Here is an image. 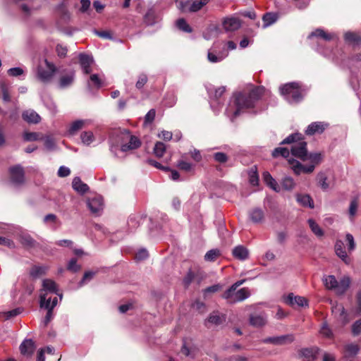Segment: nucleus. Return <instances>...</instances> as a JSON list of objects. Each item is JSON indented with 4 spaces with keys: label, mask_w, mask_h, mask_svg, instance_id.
I'll return each instance as SVG.
<instances>
[{
    "label": "nucleus",
    "mask_w": 361,
    "mask_h": 361,
    "mask_svg": "<svg viewBox=\"0 0 361 361\" xmlns=\"http://www.w3.org/2000/svg\"><path fill=\"white\" fill-rule=\"evenodd\" d=\"M294 340V334H290L279 336L268 337L264 340V342L266 343H271L274 345H286L293 343Z\"/></svg>",
    "instance_id": "nucleus-10"
},
{
    "label": "nucleus",
    "mask_w": 361,
    "mask_h": 361,
    "mask_svg": "<svg viewBox=\"0 0 361 361\" xmlns=\"http://www.w3.org/2000/svg\"><path fill=\"white\" fill-rule=\"evenodd\" d=\"M280 144H293L290 149L293 156L303 161H307V156L308 154L307 148V144L304 141V137L301 133H293L286 137Z\"/></svg>",
    "instance_id": "nucleus-2"
},
{
    "label": "nucleus",
    "mask_w": 361,
    "mask_h": 361,
    "mask_svg": "<svg viewBox=\"0 0 361 361\" xmlns=\"http://www.w3.org/2000/svg\"><path fill=\"white\" fill-rule=\"evenodd\" d=\"M327 126L328 124L324 122H313L308 126L305 133L307 135H313L315 133H322Z\"/></svg>",
    "instance_id": "nucleus-16"
},
{
    "label": "nucleus",
    "mask_w": 361,
    "mask_h": 361,
    "mask_svg": "<svg viewBox=\"0 0 361 361\" xmlns=\"http://www.w3.org/2000/svg\"><path fill=\"white\" fill-rule=\"evenodd\" d=\"M271 155L274 158L279 157V156L288 158L290 155V151L287 147H276L273 150Z\"/></svg>",
    "instance_id": "nucleus-38"
},
{
    "label": "nucleus",
    "mask_w": 361,
    "mask_h": 361,
    "mask_svg": "<svg viewBox=\"0 0 361 361\" xmlns=\"http://www.w3.org/2000/svg\"><path fill=\"white\" fill-rule=\"evenodd\" d=\"M334 247L336 255L340 257L344 262L348 264L349 257H348L347 252L344 248V244L343 241L341 240H337Z\"/></svg>",
    "instance_id": "nucleus-21"
},
{
    "label": "nucleus",
    "mask_w": 361,
    "mask_h": 361,
    "mask_svg": "<svg viewBox=\"0 0 361 361\" xmlns=\"http://www.w3.org/2000/svg\"><path fill=\"white\" fill-rule=\"evenodd\" d=\"M226 321V316L224 314H220L218 312H213L211 313L207 318V322L215 325L221 324Z\"/></svg>",
    "instance_id": "nucleus-27"
},
{
    "label": "nucleus",
    "mask_w": 361,
    "mask_h": 361,
    "mask_svg": "<svg viewBox=\"0 0 361 361\" xmlns=\"http://www.w3.org/2000/svg\"><path fill=\"white\" fill-rule=\"evenodd\" d=\"M263 179L268 186H269L274 190L278 191V184L275 179L273 178L271 175L268 171L263 173Z\"/></svg>",
    "instance_id": "nucleus-31"
},
{
    "label": "nucleus",
    "mask_w": 361,
    "mask_h": 361,
    "mask_svg": "<svg viewBox=\"0 0 361 361\" xmlns=\"http://www.w3.org/2000/svg\"><path fill=\"white\" fill-rule=\"evenodd\" d=\"M214 159L216 161L224 164L228 161V157L227 154L224 152H216L214 154Z\"/></svg>",
    "instance_id": "nucleus-53"
},
{
    "label": "nucleus",
    "mask_w": 361,
    "mask_h": 361,
    "mask_svg": "<svg viewBox=\"0 0 361 361\" xmlns=\"http://www.w3.org/2000/svg\"><path fill=\"white\" fill-rule=\"evenodd\" d=\"M80 138L83 144L90 145L94 140V136L91 131H84L80 135Z\"/></svg>",
    "instance_id": "nucleus-41"
},
{
    "label": "nucleus",
    "mask_w": 361,
    "mask_h": 361,
    "mask_svg": "<svg viewBox=\"0 0 361 361\" xmlns=\"http://www.w3.org/2000/svg\"><path fill=\"white\" fill-rule=\"evenodd\" d=\"M278 19V15L274 13H266L264 14L262 17V20L264 22V27H267L270 26L273 23H274Z\"/></svg>",
    "instance_id": "nucleus-30"
},
{
    "label": "nucleus",
    "mask_w": 361,
    "mask_h": 361,
    "mask_svg": "<svg viewBox=\"0 0 361 361\" xmlns=\"http://www.w3.org/2000/svg\"><path fill=\"white\" fill-rule=\"evenodd\" d=\"M209 0H199L190 3L188 8L189 12H196L200 11L204 6H205Z\"/></svg>",
    "instance_id": "nucleus-37"
},
{
    "label": "nucleus",
    "mask_w": 361,
    "mask_h": 361,
    "mask_svg": "<svg viewBox=\"0 0 361 361\" xmlns=\"http://www.w3.org/2000/svg\"><path fill=\"white\" fill-rule=\"evenodd\" d=\"M67 269L74 273L78 271L80 269V266L77 264V259L72 258L68 264Z\"/></svg>",
    "instance_id": "nucleus-52"
},
{
    "label": "nucleus",
    "mask_w": 361,
    "mask_h": 361,
    "mask_svg": "<svg viewBox=\"0 0 361 361\" xmlns=\"http://www.w3.org/2000/svg\"><path fill=\"white\" fill-rule=\"evenodd\" d=\"M178 28L188 33L192 32V30L184 18H180L176 21Z\"/></svg>",
    "instance_id": "nucleus-47"
},
{
    "label": "nucleus",
    "mask_w": 361,
    "mask_h": 361,
    "mask_svg": "<svg viewBox=\"0 0 361 361\" xmlns=\"http://www.w3.org/2000/svg\"><path fill=\"white\" fill-rule=\"evenodd\" d=\"M96 274H97L96 271H85L83 275L82 279H81V281L79 283V286L81 287L83 285H85L87 281H90V280H92L93 279V277L96 275Z\"/></svg>",
    "instance_id": "nucleus-51"
},
{
    "label": "nucleus",
    "mask_w": 361,
    "mask_h": 361,
    "mask_svg": "<svg viewBox=\"0 0 361 361\" xmlns=\"http://www.w3.org/2000/svg\"><path fill=\"white\" fill-rule=\"evenodd\" d=\"M177 167L184 171H190L192 169V164L185 161H179L177 164Z\"/></svg>",
    "instance_id": "nucleus-61"
},
{
    "label": "nucleus",
    "mask_w": 361,
    "mask_h": 361,
    "mask_svg": "<svg viewBox=\"0 0 361 361\" xmlns=\"http://www.w3.org/2000/svg\"><path fill=\"white\" fill-rule=\"evenodd\" d=\"M322 160V155L321 153H308L307 156V161H310V164H319Z\"/></svg>",
    "instance_id": "nucleus-44"
},
{
    "label": "nucleus",
    "mask_w": 361,
    "mask_h": 361,
    "mask_svg": "<svg viewBox=\"0 0 361 361\" xmlns=\"http://www.w3.org/2000/svg\"><path fill=\"white\" fill-rule=\"evenodd\" d=\"M123 141H128L126 143H123L121 146V150L122 152H127L128 150L135 149L140 147L141 141L140 139L130 135L129 133L123 134L122 136Z\"/></svg>",
    "instance_id": "nucleus-8"
},
{
    "label": "nucleus",
    "mask_w": 361,
    "mask_h": 361,
    "mask_svg": "<svg viewBox=\"0 0 361 361\" xmlns=\"http://www.w3.org/2000/svg\"><path fill=\"white\" fill-rule=\"evenodd\" d=\"M249 217L255 224L262 223L264 219V211L260 208H254L250 211Z\"/></svg>",
    "instance_id": "nucleus-23"
},
{
    "label": "nucleus",
    "mask_w": 361,
    "mask_h": 361,
    "mask_svg": "<svg viewBox=\"0 0 361 361\" xmlns=\"http://www.w3.org/2000/svg\"><path fill=\"white\" fill-rule=\"evenodd\" d=\"M197 274L195 272L189 270L183 279V283L184 287L185 288H188L191 283L197 279Z\"/></svg>",
    "instance_id": "nucleus-35"
},
{
    "label": "nucleus",
    "mask_w": 361,
    "mask_h": 361,
    "mask_svg": "<svg viewBox=\"0 0 361 361\" xmlns=\"http://www.w3.org/2000/svg\"><path fill=\"white\" fill-rule=\"evenodd\" d=\"M250 324L254 327L264 326L267 323V318L262 314H251L249 318Z\"/></svg>",
    "instance_id": "nucleus-24"
},
{
    "label": "nucleus",
    "mask_w": 361,
    "mask_h": 361,
    "mask_svg": "<svg viewBox=\"0 0 361 361\" xmlns=\"http://www.w3.org/2000/svg\"><path fill=\"white\" fill-rule=\"evenodd\" d=\"M281 94L289 103H299L303 100L306 90L300 82H292L281 85L279 88Z\"/></svg>",
    "instance_id": "nucleus-3"
},
{
    "label": "nucleus",
    "mask_w": 361,
    "mask_h": 361,
    "mask_svg": "<svg viewBox=\"0 0 361 361\" xmlns=\"http://www.w3.org/2000/svg\"><path fill=\"white\" fill-rule=\"evenodd\" d=\"M149 257V253L146 249H141L135 254V259L142 261L146 259Z\"/></svg>",
    "instance_id": "nucleus-60"
},
{
    "label": "nucleus",
    "mask_w": 361,
    "mask_h": 361,
    "mask_svg": "<svg viewBox=\"0 0 361 361\" xmlns=\"http://www.w3.org/2000/svg\"><path fill=\"white\" fill-rule=\"evenodd\" d=\"M176 4L178 8L182 11V12H187L188 11V8L190 6V1H183V0H176Z\"/></svg>",
    "instance_id": "nucleus-54"
},
{
    "label": "nucleus",
    "mask_w": 361,
    "mask_h": 361,
    "mask_svg": "<svg viewBox=\"0 0 361 361\" xmlns=\"http://www.w3.org/2000/svg\"><path fill=\"white\" fill-rule=\"evenodd\" d=\"M144 22L147 25H152L156 23V14L154 10L147 11L144 16Z\"/></svg>",
    "instance_id": "nucleus-39"
},
{
    "label": "nucleus",
    "mask_w": 361,
    "mask_h": 361,
    "mask_svg": "<svg viewBox=\"0 0 361 361\" xmlns=\"http://www.w3.org/2000/svg\"><path fill=\"white\" fill-rule=\"evenodd\" d=\"M249 180L250 184L254 186L258 185L259 184V176L257 173V169L256 166H253L250 168L249 171Z\"/></svg>",
    "instance_id": "nucleus-34"
},
{
    "label": "nucleus",
    "mask_w": 361,
    "mask_h": 361,
    "mask_svg": "<svg viewBox=\"0 0 361 361\" xmlns=\"http://www.w3.org/2000/svg\"><path fill=\"white\" fill-rule=\"evenodd\" d=\"M359 348L355 344H348L345 346V357H353L357 354Z\"/></svg>",
    "instance_id": "nucleus-45"
},
{
    "label": "nucleus",
    "mask_w": 361,
    "mask_h": 361,
    "mask_svg": "<svg viewBox=\"0 0 361 361\" xmlns=\"http://www.w3.org/2000/svg\"><path fill=\"white\" fill-rule=\"evenodd\" d=\"M87 206L92 213L99 214L103 209V198L100 195H96L92 198H89L87 201Z\"/></svg>",
    "instance_id": "nucleus-13"
},
{
    "label": "nucleus",
    "mask_w": 361,
    "mask_h": 361,
    "mask_svg": "<svg viewBox=\"0 0 361 361\" xmlns=\"http://www.w3.org/2000/svg\"><path fill=\"white\" fill-rule=\"evenodd\" d=\"M320 349L317 346L302 348L298 351L300 357L305 361H314Z\"/></svg>",
    "instance_id": "nucleus-12"
},
{
    "label": "nucleus",
    "mask_w": 361,
    "mask_h": 361,
    "mask_svg": "<svg viewBox=\"0 0 361 361\" xmlns=\"http://www.w3.org/2000/svg\"><path fill=\"white\" fill-rule=\"evenodd\" d=\"M317 180L319 186L321 187L322 190H325L329 188V185L326 182L327 176L324 173H319L317 176Z\"/></svg>",
    "instance_id": "nucleus-43"
},
{
    "label": "nucleus",
    "mask_w": 361,
    "mask_h": 361,
    "mask_svg": "<svg viewBox=\"0 0 361 361\" xmlns=\"http://www.w3.org/2000/svg\"><path fill=\"white\" fill-rule=\"evenodd\" d=\"M250 295V290L247 288H243L239 290H232L228 288L222 294V298L227 300L230 304L242 302L249 298Z\"/></svg>",
    "instance_id": "nucleus-5"
},
{
    "label": "nucleus",
    "mask_w": 361,
    "mask_h": 361,
    "mask_svg": "<svg viewBox=\"0 0 361 361\" xmlns=\"http://www.w3.org/2000/svg\"><path fill=\"white\" fill-rule=\"evenodd\" d=\"M224 58V56H223V55L217 56L211 51H209L207 54V59L212 63L219 62V61H222Z\"/></svg>",
    "instance_id": "nucleus-62"
},
{
    "label": "nucleus",
    "mask_w": 361,
    "mask_h": 361,
    "mask_svg": "<svg viewBox=\"0 0 361 361\" xmlns=\"http://www.w3.org/2000/svg\"><path fill=\"white\" fill-rule=\"evenodd\" d=\"M286 303L293 307L295 305L298 307L308 306V301L305 298L298 295L295 296L292 293L286 297Z\"/></svg>",
    "instance_id": "nucleus-15"
},
{
    "label": "nucleus",
    "mask_w": 361,
    "mask_h": 361,
    "mask_svg": "<svg viewBox=\"0 0 361 361\" xmlns=\"http://www.w3.org/2000/svg\"><path fill=\"white\" fill-rule=\"evenodd\" d=\"M308 225L312 231V232L317 237H322L324 235V232L323 229L319 226V224L312 219H309L307 220Z\"/></svg>",
    "instance_id": "nucleus-28"
},
{
    "label": "nucleus",
    "mask_w": 361,
    "mask_h": 361,
    "mask_svg": "<svg viewBox=\"0 0 361 361\" xmlns=\"http://www.w3.org/2000/svg\"><path fill=\"white\" fill-rule=\"evenodd\" d=\"M296 200L302 206L313 209L314 207V201L310 195L307 194H298Z\"/></svg>",
    "instance_id": "nucleus-26"
},
{
    "label": "nucleus",
    "mask_w": 361,
    "mask_h": 361,
    "mask_svg": "<svg viewBox=\"0 0 361 361\" xmlns=\"http://www.w3.org/2000/svg\"><path fill=\"white\" fill-rule=\"evenodd\" d=\"M42 287L44 290H47L52 293H57V285L55 281L51 279H44L42 281Z\"/></svg>",
    "instance_id": "nucleus-29"
},
{
    "label": "nucleus",
    "mask_w": 361,
    "mask_h": 361,
    "mask_svg": "<svg viewBox=\"0 0 361 361\" xmlns=\"http://www.w3.org/2000/svg\"><path fill=\"white\" fill-rule=\"evenodd\" d=\"M352 333L354 336H357L361 333V319L357 320L353 324Z\"/></svg>",
    "instance_id": "nucleus-63"
},
{
    "label": "nucleus",
    "mask_w": 361,
    "mask_h": 361,
    "mask_svg": "<svg viewBox=\"0 0 361 361\" xmlns=\"http://www.w3.org/2000/svg\"><path fill=\"white\" fill-rule=\"evenodd\" d=\"M147 80H148V78H147V76L146 74H145V73L140 74L138 77V80L135 85L136 87L139 90L142 88L143 86L147 83Z\"/></svg>",
    "instance_id": "nucleus-57"
},
{
    "label": "nucleus",
    "mask_w": 361,
    "mask_h": 361,
    "mask_svg": "<svg viewBox=\"0 0 361 361\" xmlns=\"http://www.w3.org/2000/svg\"><path fill=\"white\" fill-rule=\"evenodd\" d=\"M51 298L47 299L46 295H40V307H44L47 310H49V308H51Z\"/></svg>",
    "instance_id": "nucleus-56"
},
{
    "label": "nucleus",
    "mask_w": 361,
    "mask_h": 361,
    "mask_svg": "<svg viewBox=\"0 0 361 361\" xmlns=\"http://www.w3.org/2000/svg\"><path fill=\"white\" fill-rule=\"evenodd\" d=\"M332 312L336 314H338L340 319H342L344 323L348 322L347 314L343 305L337 304L336 306L333 307Z\"/></svg>",
    "instance_id": "nucleus-32"
},
{
    "label": "nucleus",
    "mask_w": 361,
    "mask_h": 361,
    "mask_svg": "<svg viewBox=\"0 0 361 361\" xmlns=\"http://www.w3.org/2000/svg\"><path fill=\"white\" fill-rule=\"evenodd\" d=\"M346 42L354 44H359L361 42V37L355 32H348L344 35Z\"/></svg>",
    "instance_id": "nucleus-36"
},
{
    "label": "nucleus",
    "mask_w": 361,
    "mask_h": 361,
    "mask_svg": "<svg viewBox=\"0 0 361 361\" xmlns=\"http://www.w3.org/2000/svg\"><path fill=\"white\" fill-rule=\"evenodd\" d=\"M264 93V87L262 86H255L250 90L234 93L233 99L235 109L233 117H238L245 110L255 108L256 103L262 98Z\"/></svg>",
    "instance_id": "nucleus-1"
},
{
    "label": "nucleus",
    "mask_w": 361,
    "mask_h": 361,
    "mask_svg": "<svg viewBox=\"0 0 361 361\" xmlns=\"http://www.w3.org/2000/svg\"><path fill=\"white\" fill-rule=\"evenodd\" d=\"M84 126V121L82 120H78L72 123L68 130L70 135L75 134L79 130L82 129Z\"/></svg>",
    "instance_id": "nucleus-48"
},
{
    "label": "nucleus",
    "mask_w": 361,
    "mask_h": 361,
    "mask_svg": "<svg viewBox=\"0 0 361 361\" xmlns=\"http://www.w3.org/2000/svg\"><path fill=\"white\" fill-rule=\"evenodd\" d=\"M96 35L105 39H113L112 32L109 30H95Z\"/></svg>",
    "instance_id": "nucleus-55"
},
{
    "label": "nucleus",
    "mask_w": 361,
    "mask_h": 361,
    "mask_svg": "<svg viewBox=\"0 0 361 361\" xmlns=\"http://www.w3.org/2000/svg\"><path fill=\"white\" fill-rule=\"evenodd\" d=\"M11 182L17 186L25 183V171L20 165L11 166L8 169Z\"/></svg>",
    "instance_id": "nucleus-7"
},
{
    "label": "nucleus",
    "mask_w": 361,
    "mask_h": 361,
    "mask_svg": "<svg viewBox=\"0 0 361 361\" xmlns=\"http://www.w3.org/2000/svg\"><path fill=\"white\" fill-rule=\"evenodd\" d=\"M35 350V345L32 339L25 340L20 345L21 354L26 356H31Z\"/></svg>",
    "instance_id": "nucleus-18"
},
{
    "label": "nucleus",
    "mask_w": 361,
    "mask_h": 361,
    "mask_svg": "<svg viewBox=\"0 0 361 361\" xmlns=\"http://www.w3.org/2000/svg\"><path fill=\"white\" fill-rule=\"evenodd\" d=\"M48 269L49 267L47 266L33 265L30 269L29 274L31 278L36 279L46 275Z\"/></svg>",
    "instance_id": "nucleus-19"
},
{
    "label": "nucleus",
    "mask_w": 361,
    "mask_h": 361,
    "mask_svg": "<svg viewBox=\"0 0 361 361\" xmlns=\"http://www.w3.org/2000/svg\"><path fill=\"white\" fill-rule=\"evenodd\" d=\"M80 65L85 74H90L92 72L91 65L93 62L92 58L85 53H80L78 56Z\"/></svg>",
    "instance_id": "nucleus-14"
},
{
    "label": "nucleus",
    "mask_w": 361,
    "mask_h": 361,
    "mask_svg": "<svg viewBox=\"0 0 361 361\" xmlns=\"http://www.w3.org/2000/svg\"><path fill=\"white\" fill-rule=\"evenodd\" d=\"M20 243L27 247H35L37 242L29 235H24L20 237Z\"/></svg>",
    "instance_id": "nucleus-40"
},
{
    "label": "nucleus",
    "mask_w": 361,
    "mask_h": 361,
    "mask_svg": "<svg viewBox=\"0 0 361 361\" xmlns=\"http://www.w3.org/2000/svg\"><path fill=\"white\" fill-rule=\"evenodd\" d=\"M166 152V145L161 142H157L154 147V153L156 157H162Z\"/></svg>",
    "instance_id": "nucleus-46"
},
{
    "label": "nucleus",
    "mask_w": 361,
    "mask_h": 361,
    "mask_svg": "<svg viewBox=\"0 0 361 361\" xmlns=\"http://www.w3.org/2000/svg\"><path fill=\"white\" fill-rule=\"evenodd\" d=\"M56 51L59 57L65 58L68 52V49L65 46L57 44L56 47Z\"/></svg>",
    "instance_id": "nucleus-59"
},
{
    "label": "nucleus",
    "mask_w": 361,
    "mask_h": 361,
    "mask_svg": "<svg viewBox=\"0 0 361 361\" xmlns=\"http://www.w3.org/2000/svg\"><path fill=\"white\" fill-rule=\"evenodd\" d=\"M282 188L286 190H291L294 188L295 183L290 177H285L281 182Z\"/></svg>",
    "instance_id": "nucleus-49"
},
{
    "label": "nucleus",
    "mask_w": 361,
    "mask_h": 361,
    "mask_svg": "<svg viewBox=\"0 0 361 361\" xmlns=\"http://www.w3.org/2000/svg\"><path fill=\"white\" fill-rule=\"evenodd\" d=\"M59 80V85L61 88H66L71 86L75 78V71L73 69L63 70Z\"/></svg>",
    "instance_id": "nucleus-11"
},
{
    "label": "nucleus",
    "mask_w": 361,
    "mask_h": 361,
    "mask_svg": "<svg viewBox=\"0 0 361 361\" xmlns=\"http://www.w3.org/2000/svg\"><path fill=\"white\" fill-rule=\"evenodd\" d=\"M73 188L80 194H85L89 190V186L84 183L79 177H75L72 182Z\"/></svg>",
    "instance_id": "nucleus-25"
},
{
    "label": "nucleus",
    "mask_w": 361,
    "mask_h": 361,
    "mask_svg": "<svg viewBox=\"0 0 361 361\" xmlns=\"http://www.w3.org/2000/svg\"><path fill=\"white\" fill-rule=\"evenodd\" d=\"M324 284L326 289L334 290L336 295H343L349 288L350 279L348 276H343L339 281L333 275H329L323 279Z\"/></svg>",
    "instance_id": "nucleus-4"
},
{
    "label": "nucleus",
    "mask_w": 361,
    "mask_h": 361,
    "mask_svg": "<svg viewBox=\"0 0 361 361\" xmlns=\"http://www.w3.org/2000/svg\"><path fill=\"white\" fill-rule=\"evenodd\" d=\"M44 63L47 69H44L42 66L37 67V77L43 82H49L54 74L56 71V68L54 63L49 62L47 59H44Z\"/></svg>",
    "instance_id": "nucleus-6"
},
{
    "label": "nucleus",
    "mask_w": 361,
    "mask_h": 361,
    "mask_svg": "<svg viewBox=\"0 0 361 361\" xmlns=\"http://www.w3.org/2000/svg\"><path fill=\"white\" fill-rule=\"evenodd\" d=\"M288 161L291 166V169L296 175H300L301 173H310L313 172V171L314 170V164L305 166L302 164L300 161L292 158L289 159Z\"/></svg>",
    "instance_id": "nucleus-9"
},
{
    "label": "nucleus",
    "mask_w": 361,
    "mask_h": 361,
    "mask_svg": "<svg viewBox=\"0 0 361 361\" xmlns=\"http://www.w3.org/2000/svg\"><path fill=\"white\" fill-rule=\"evenodd\" d=\"M223 25L227 31H235L240 27L241 22L237 18H229L224 20Z\"/></svg>",
    "instance_id": "nucleus-22"
},
{
    "label": "nucleus",
    "mask_w": 361,
    "mask_h": 361,
    "mask_svg": "<svg viewBox=\"0 0 361 361\" xmlns=\"http://www.w3.org/2000/svg\"><path fill=\"white\" fill-rule=\"evenodd\" d=\"M39 139V133L35 132H25L23 140L26 142L36 141Z\"/></svg>",
    "instance_id": "nucleus-50"
},
{
    "label": "nucleus",
    "mask_w": 361,
    "mask_h": 361,
    "mask_svg": "<svg viewBox=\"0 0 361 361\" xmlns=\"http://www.w3.org/2000/svg\"><path fill=\"white\" fill-rule=\"evenodd\" d=\"M22 118L28 123L37 124L41 121L40 116L32 109L24 111L22 114Z\"/></svg>",
    "instance_id": "nucleus-17"
},
{
    "label": "nucleus",
    "mask_w": 361,
    "mask_h": 361,
    "mask_svg": "<svg viewBox=\"0 0 361 361\" xmlns=\"http://www.w3.org/2000/svg\"><path fill=\"white\" fill-rule=\"evenodd\" d=\"M233 256L239 260H245L249 257L248 250L243 245H238L232 250Z\"/></svg>",
    "instance_id": "nucleus-20"
},
{
    "label": "nucleus",
    "mask_w": 361,
    "mask_h": 361,
    "mask_svg": "<svg viewBox=\"0 0 361 361\" xmlns=\"http://www.w3.org/2000/svg\"><path fill=\"white\" fill-rule=\"evenodd\" d=\"M156 111L154 109H150L145 117V123H151L154 120Z\"/></svg>",
    "instance_id": "nucleus-64"
},
{
    "label": "nucleus",
    "mask_w": 361,
    "mask_h": 361,
    "mask_svg": "<svg viewBox=\"0 0 361 361\" xmlns=\"http://www.w3.org/2000/svg\"><path fill=\"white\" fill-rule=\"evenodd\" d=\"M310 37H320L326 41H330L333 38V35L331 34L326 32L322 29H317L310 34Z\"/></svg>",
    "instance_id": "nucleus-33"
},
{
    "label": "nucleus",
    "mask_w": 361,
    "mask_h": 361,
    "mask_svg": "<svg viewBox=\"0 0 361 361\" xmlns=\"http://www.w3.org/2000/svg\"><path fill=\"white\" fill-rule=\"evenodd\" d=\"M221 255L218 249H212L209 250L204 255V259L208 262H214Z\"/></svg>",
    "instance_id": "nucleus-42"
},
{
    "label": "nucleus",
    "mask_w": 361,
    "mask_h": 361,
    "mask_svg": "<svg viewBox=\"0 0 361 361\" xmlns=\"http://www.w3.org/2000/svg\"><path fill=\"white\" fill-rule=\"evenodd\" d=\"M345 239L348 243V250L349 252L353 251L355 247V243L354 240V238L352 234L347 233L345 235Z\"/></svg>",
    "instance_id": "nucleus-58"
}]
</instances>
